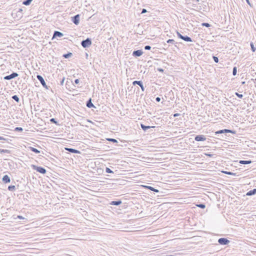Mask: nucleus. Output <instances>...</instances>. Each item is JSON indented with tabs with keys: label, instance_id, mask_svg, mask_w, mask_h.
<instances>
[{
	"label": "nucleus",
	"instance_id": "obj_1",
	"mask_svg": "<svg viewBox=\"0 0 256 256\" xmlns=\"http://www.w3.org/2000/svg\"><path fill=\"white\" fill-rule=\"evenodd\" d=\"M81 45L84 48H87L90 47L92 44V39L90 38H88L86 39L82 40L81 42Z\"/></svg>",
	"mask_w": 256,
	"mask_h": 256
},
{
	"label": "nucleus",
	"instance_id": "obj_2",
	"mask_svg": "<svg viewBox=\"0 0 256 256\" xmlns=\"http://www.w3.org/2000/svg\"><path fill=\"white\" fill-rule=\"evenodd\" d=\"M31 166L33 170L40 174H45L46 172V170L42 166H37L34 164H32Z\"/></svg>",
	"mask_w": 256,
	"mask_h": 256
},
{
	"label": "nucleus",
	"instance_id": "obj_3",
	"mask_svg": "<svg viewBox=\"0 0 256 256\" xmlns=\"http://www.w3.org/2000/svg\"><path fill=\"white\" fill-rule=\"evenodd\" d=\"M176 34H177V36H178V37L186 42H192V39L187 36H182L180 33L179 32H176Z\"/></svg>",
	"mask_w": 256,
	"mask_h": 256
},
{
	"label": "nucleus",
	"instance_id": "obj_4",
	"mask_svg": "<svg viewBox=\"0 0 256 256\" xmlns=\"http://www.w3.org/2000/svg\"><path fill=\"white\" fill-rule=\"evenodd\" d=\"M226 133H231L234 134L236 133L235 131L231 130H228V129H224L219 130L218 131H216L215 132V134L216 136L218 135V134H226Z\"/></svg>",
	"mask_w": 256,
	"mask_h": 256
},
{
	"label": "nucleus",
	"instance_id": "obj_5",
	"mask_svg": "<svg viewBox=\"0 0 256 256\" xmlns=\"http://www.w3.org/2000/svg\"><path fill=\"white\" fill-rule=\"evenodd\" d=\"M36 78L40 81L44 88H46V89H48V87L46 84V82H45L44 78L42 76L38 74L36 76Z\"/></svg>",
	"mask_w": 256,
	"mask_h": 256
},
{
	"label": "nucleus",
	"instance_id": "obj_6",
	"mask_svg": "<svg viewBox=\"0 0 256 256\" xmlns=\"http://www.w3.org/2000/svg\"><path fill=\"white\" fill-rule=\"evenodd\" d=\"M18 76V74L16 72H12L10 74L4 76V79L5 80H10Z\"/></svg>",
	"mask_w": 256,
	"mask_h": 256
},
{
	"label": "nucleus",
	"instance_id": "obj_7",
	"mask_svg": "<svg viewBox=\"0 0 256 256\" xmlns=\"http://www.w3.org/2000/svg\"><path fill=\"white\" fill-rule=\"evenodd\" d=\"M132 85L133 86H136V85H138V86H140L142 90V92H144V90H145V88L143 85V82L141 80H134L132 82Z\"/></svg>",
	"mask_w": 256,
	"mask_h": 256
},
{
	"label": "nucleus",
	"instance_id": "obj_8",
	"mask_svg": "<svg viewBox=\"0 0 256 256\" xmlns=\"http://www.w3.org/2000/svg\"><path fill=\"white\" fill-rule=\"evenodd\" d=\"M218 242L221 245H227L230 243V241L226 238H221L218 240Z\"/></svg>",
	"mask_w": 256,
	"mask_h": 256
},
{
	"label": "nucleus",
	"instance_id": "obj_9",
	"mask_svg": "<svg viewBox=\"0 0 256 256\" xmlns=\"http://www.w3.org/2000/svg\"><path fill=\"white\" fill-rule=\"evenodd\" d=\"M194 140L196 142H203L206 140V137L202 134L196 135L194 138Z\"/></svg>",
	"mask_w": 256,
	"mask_h": 256
},
{
	"label": "nucleus",
	"instance_id": "obj_10",
	"mask_svg": "<svg viewBox=\"0 0 256 256\" xmlns=\"http://www.w3.org/2000/svg\"><path fill=\"white\" fill-rule=\"evenodd\" d=\"M72 20L74 24L78 25L80 23V15L76 14L72 17Z\"/></svg>",
	"mask_w": 256,
	"mask_h": 256
},
{
	"label": "nucleus",
	"instance_id": "obj_11",
	"mask_svg": "<svg viewBox=\"0 0 256 256\" xmlns=\"http://www.w3.org/2000/svg\"><path fill=\"white\" fill-rule=\"evenodd\" d=\"M143 54V51L142 50H134L132 55L134 57H139Z\"/></svg>",
	"mask_w": 256,
	"mask_h": 256
},
{
	"label": "nucleus",
	"instance_id": "obj_12",
	"mask_svg": "<svg viewBox=\"0 0 256 256\" xmlns=\"http://www.w3.org/2000/svg\"><path fill=\"white\" fill-rule=\"evenodd\" d=\"M63 36H64V34L62 32L56 30L54 32L52 40H53L54 38H55L56 37L61 38Z\"/></svg>",
	"mask_w": 256,
	"mask_h": 256
},
{
	"label": "nucleus",
	"instance_id": "obj_13",
	"mask_svg": "<svg viewBox=\"0 0 256 256\" xmlns=\"http://www.w3.org/2000/svg\"><path fill=\"white\" fill-rule=\"evenodd\" d=\"M2 180L4 184L10 183V178L8 175L6 174L2 177Z\"/></svg>",
	"mask_w": 256,
	"mask_h": 256
},
{
	"label": "nucleus",
	"instance_id": "obj_14",
	"mask_svg": "<svg viewBox=\"0 0 256 256\" xmlns=\"http://www.w3.org/2000/svg\"><path fill=\"white\" fill-rule=\"evenodd\" d=\"M86 106L88 108H96V106L92 103V98H90L86 102Z\"/></svg>",
	"mask_w": 256,
	"mask_h": 256
},
{
	"label": "nucleus",
	"instance_id": "obj_15",
	"mask_svg": "<svg viewBox=\"0 0 256 256\" xmlns=\"http://www.w3.org/2000/svg\"><path fill=\"white\" fill-rule=\"evenodd\" d=\"M65 149L66 151L72 154H80V152L76 149L68 148H66Z\"/></svg>",
	"mask_w": 256,
	"mask_h": 256
},
{
	"label": "nucleus",
	"instance_id": "obj_16",
	"mask_svg": "<svg viewBox=\"0 0 256 256\" xmlns=\"http://www.w3.org/2000/svg\"><path fill=\"white\" fill-rule=\"evenodd\" d=\"M140 127L142 128V130L144 132H146V130H148V129H150V128H155V126H146L142 124H140Z\"/></svg>",
	"mask_w": 256,
	"mask_h": 256
},
{
	"label": "nucleus",
	"instance_id": "obj_17",
	"mask_svg": "<svg viewBox=\"0 0 256 256\" xmlns=\"http://www.w3.org/2000/svg\"><path fill=\"white\" fill-rule=\"evenodd\" d=\"M144 187L146 188V189H148V190H150L152 191H153L154 192H159V190H158V189H156L151 186H144Z\"/></svg>",
	"mask_w": 256,
	"mask_h": 256
},
{
	"label": "nucleus",
	"instance_id": "obj_18",
	"mask_svg": "<svg viewBox=\"0 0 256 256\" xmlns=\"http://www.w3.org/2000/svg\"><path fill=\"white\" fill-rule=\"evenodd\" d=\"M122 202L121 200H118L116 201H112L110 202V204L112 205V206H118L120 204H122Z\"/></svg>",
	"mask_w": 256,
	"mask_h": 256
},
{
	"label": "nucleus",
	"instance_id": "obj_19",
	"mask_svg": "<svg viewBox=\"0 0 256 256\" xmlns=\"http://www.w3.org/2000/svg\"><path fill=\"white\" fill-rule=\"evenodd\" d=\"M256 194V188H254L252 190H250L248 192H247L246 195L248 196H251Z\"/></svg>",
	"mask_w": 256,
	"mask_h": 256
},
{
	"label": "nucleus",
	"instance_id": "obj_20",
	"mask_svg": "<svg viewBox=\"0 0 256 256\" xmlns=\"http://www.w3.org/2000/svg\"><path fill=\"white\" fill-rule=\"evenodd\" d=\"M239 162H240V164H251L252 162V161L251 160H240Z\"/></svg>",
	"mask_w": 256,
	"mask_h": 256
},
{
	"label": "nucleus",
	"instance_id": "obj_21",
	"mask_svg": "<svg viewBox=\"0 0 256 256\" xmlns=\"http://www.w3.org/2000/svg\"><path fill=\"white\" fill-rule=\"evenodd\" d=\"M29 148H30V150L32 152H34V153H36V154H38L40 153V151L39 150H38L37 148H33V147L30 146V147Z\"/></svg>",
	"mask_w": 256,
	"mask_h": 256
},
{
	"label": "nucleus",
	"instance_id": "obj_22",
	"mask_svg": "<svg viewBox=\"0 0 256 256\" xmlns=\"http://www.w3.org/2000/svg\"><path fill=\"white\" fill-rule=\"evenodd\" d=\"M11 152L9 150L6 149H0V153L1 154H10Z\"/></svg>",
	"mask_w": 256,
	"mask_h": 256
},
{
	"label": "nucleus",
	"instance_id": "obj_23",
	"mask_svg": "<svg viewBox=\"0 0 256 256\" xmlns=\"http://www.w3.org/2000/svg\"><path fill=\"white\" fill-rule=\"evenodd\" d=\"M72 55V52H68L67 54H64L62 56L65 58H68L71 57Z\"/></svg>",
	"mask_w": 256,
	"mask_h": 256
},
{
	"label": "nucleus",
	"instance_id": "obj_24",
	"mask_svg": "<svg viewBox=\"0 0 256 256\" xmlns=\"http://www.w3.org/2000/svg\"><path fill=\"white\" fill-rule=\"evenodd\" d=\"M8 189L10 191L13 192L16 190V186L14 185H10L8 186Z\"/></svg>",
	"mask_w": 256,
	"mask_h": 256
},
{
	"label": "nucleus",
	"instance_id": "obj_25",
	"mask_svg": "<svg viewBox=\"0 0 256 256\" xmlns=\"http://www.w3.org/2000/svg\"><path fill=\"white\" fill-rule=\"evenodd\" d=\"M32 0H25L22 2V4L25 6H28L30 4Z\"/></svg>",
	"mask_w": 256,
	"mask_h": 256
},
{
	"label": "nucleus",
	"instance_id": "obj_26",
	"mask_svg": "<svg viewBox=\"0 0 256 256\" xmlns=\"http://www.w3.org/2000/svg\"><path fill=\"white\" fill-rule=\"evenodd\" d=\"M50 122L52 123L55 124H56L59 126L60 124H58V122L54 118H52L50 119Z\"/></svg>",
	"mask_w": 256,
	"mask_h": 256
},
{
	"label": "nucleus",
	"instance_id": "obj_27",
	"mask_svg": "<svg viewBox=\"0 0 256 256\" xmlns=\"http://www.w3.org/2000/svg\"><path fill=\"white\" fill-rule=\"evenodd\" d=\"M12 99L14 100L17 102H20V98L17 95H14L12 97Z\"/></svg>",
	"mask_w": 256,
	"mask_h": 256
},
{
	"label": "nucleus",
	"instance_id": "obj_28",
	"mask_svg": "<svg viewBox=\"0 0 256 256\" xmlns=\"http://www.w3.org/2000/svg\"><path fill=\"white\" fill-rule=\"evenodd\" d=\"M250 46L251 47V50L252 52H255L256 50V48L254 46V45L252 42H251L250 44Z\"/></svg>",
	"mask_w": 256,
	"mask_h": 256
},
{
	"label": "nucleus",
	"instance_id": "obj_29",
	"mask_svg": "<svg viewBox=\"0 0 256 256\" xmlns=\"http://www.w3.org/2000/svg\"><path fill=\"white\" fill-rule=\"evenodd\" d=\"M222 172L225 174H228V175H232V176H236V173H234L231 172L222 171Z\"/></svg>",
	"mask_w": 256,
	"mask_h": 256
},
{
	"label": "nucleus",
	"instance_id": "obj_30",
	"mask_svg": "<svg viewBox=\"0 0 256 256\" xmlns=\"http://www.w3.org/2000/svg\"><path fill=\"white\" fill-rule=\"evenodd\" d=\"M237 73V68L236 66H234L232 69V75L234 76H236Z\"/></svg>",
	"mask_w": 256,
	"mask_h": 256
},
{
	"label": "nucleus",
	"instance_id": "obj_31",
	"mask_svg": "<svg viewBox=\"0 0 256 256\" xmlns=\"http://www.w3.org/2000/svg\"><path fill=\"white\" fill-rule=\"evenodd\" d=\"M23 130V128L21 127H16L14 128V131L17 132H22Z\"/></svg>",
	"mask_w": 256,
	"mask_h": 256
},
{
	"label": "nucleus",
	"instance_id": "obj_32",
	"mask_svg": "<svg viewBox=\"0 0 256 256\" xmlns=\"http://www.w3.org/2000/svg\"><path fill=\"white\" fill-rule=\"evenodd\" d=\"M108 140L111 142L113 143H118V140L116 139L112 138H108L107 139Z\"/></svg>",
	"mask_w": 256,
	"mask_h": 256
},
{
	"label": "nucleus",
	"instance_id": "obj_33",
	"mask_svg": "<svg viewBox=\"0 0 256 256\" xmlns=\"http://www.w3.org/2000/svg\"><path fill=\"white\" fill-rule=\"evenodd\" d=\"M196 206L201 208H206L205 204L202 203L196 204Z\"/></svg>",
	"mask_w": 256,
	"mask_h": 256
},
{
	"label": "nucleus",
	"instance_id": "obj_34",
	"mask_svg": "<svg viewBox=\"0 0 256 256\" xmlns=\"http://www.w3.org/2000/svg\"><path fill=\"white\" fill-rule=\"evenodd\" d=\"M106 172L108 174H114V172L112 170L109 168H106Z\"/></svg>",
	"mask_w": 256,
	"mask_h": 256
},
{
	"label": "nucleus",
	"instance_id": "obj_35",
	"mask_svg": "<svg viewBox=\"0 0 256 256\" xmlns=\"http://www.w3.org/2000/svg\"><path fill=\"white\" fill-rule=\"evenodd\" d=\"M202 26L209 28L210 26V24L207 22H203L202 24Z\"/></svg>",
	"mask_w": 256,
	"mask_h": 256
},
{
	"label": "nucleus",
	"instance_id": "obj_36",
	"mask_svg": "<svg viewBox=\"0 0 256 256\" xmlns=\"http://www.w3.org/2000/svg\"><path fill=\"white\" fill-rule=\"evenodd\" d=\"M212 58L216 63L218 62V58L216 56H213Z\"/></svg>",
	"mask_w": 256,
	"mask_h": 256
},
{
	"label": "nucleus",
	"instance_id": "obj_37",
	"mask_svg": "<svg viewBox=\"0 0 256 256\" xmlns=\"http://www.w3.org/2000/svg\"><path fill=\"white\" fill-rule=\"evenodd\" d=\"M235 94L240 98H242L243 97V95L242 94H240L237 92H235Z\"/></svg>",
	"mask_w": 256,
	"mask_h": 256
},
{
	"label": "nucleus",
	"instance_id": "obj_38",
	"mask_svg": "<svg viewBox=\"0 0 256 256\" xmlns=\"http://www.w3.org/2000/svg\"><path fill=\"white\" fill-rule=\"evenodd\" d=\"M204 154L208 157L212 158L213 157L214 154H211L210 153H204Z\"/></svg>",
	"mask_w": 256,
	"mask_h": 256
},
{
	"label": "nucleus",
	"instance_id": "obj_39",
	"mask_svg": "<svg viewBox=\"0 0 256 256\" xmlns=\"http://www.w3.org/2000/svg\"><path fill=\"white\" fill-rule=\"evenodd\" d=\"M167 43L168 44H174V40L172 39H169L166 41Z\"/></svg>",
	"mask_w": 256,
	"mask_h": 256
},
{
	"label": "nucleus",
	"instance_id": "obj_40",
	"mask_svg": "<svg viewBox=\"0 0 256 256\" xmlns=\"http://www.w3.org/2000/svg\"><path fill=\"white\" fill-rule=\"evenodd\" d=\"M144 50H150L151 49V46H144Z\"/></svg>",
	"mask_w": 256,
	"mask_h": 256
},
{
	"label": "nucleus",
	"instance_id": "obj_41",
	"mask_svg": "<svg viewBox=\"0 0 256 256\" xmlns=\"http://www.w3.org/2000/svg\"><path fill=\"white\" fill-rule=\"evenodd\" d=\"M146 12H147V10L146 9L142 8V10L141 14H144V13H146Z\"/></svg>",
	"mask_w": 256,
	"mask_h": 256
},
{
	"label": "nucleus",
	"instance_id": "obj_42",
	"mask_svg": "<svg viewBox=\"0 0 256 256\" xmlns=\"http://www.w3.org/2000/svg\"><path fill=\"white\" fill-rule=\"evenodd\" d=\"M157 70H158V71L160 72H163L164 71V69H162V68H158Z\"/></svg>",
	"mask_w": 256,
	"mask_h": 256
},
{
	"label": "nucleus",
	"instance_id": "obj_43",
	"mask_svg": "<svg viewBox=\"0 0 256 256\" xmlns=\"http://www.w3.org/2000/svg\"><path fill=\"white\" fill-rule=\"evenodd\" d=\"M64 78L62 80L60 81V84L62 86L64 84Z\"/></svg>",
	"mask_w": 256,
	"mask_h": 256
},
{
	"label": "nucleus",
	"instance_id": "obj_44",
	"mask_svg": "<svg viewBox=\"0 0 256 256\" xmlns=\"http://www.w3.org/2000/svg\"><path fill=\"white\" fill-rule=\"evenodd\" d=\"M160 97H156V102H160Z\"/></svg>",
	"mask_w": 256,
	"mask_h": 256
},
{
	"label": "nucleus",
	"instance_id": "obj_45",
	"mask_svg": "<svg viewBox=\"0 0 256 256\" xmlns=\"http://www.w3.org/2000/svg\"><path fill=\"white\" fill-rule=\"evenodd\" d=\"M17 218H18V219H20V220H23V219H24V218L22 216H18Z\"/></svg>",
	"mask_w": 256,
	"mask_h": 256
},
{
	"label": "nucleus",
	"instance_id": "obj_46",
	"mask_svg": "<svg viewBox=\"0 0 256 256\" xmlns=\"http://www.w3.org/2000/svg\"><path fill=\"white\" fill-rule=\"evenodd\" d=\"M79 82H80V80H78V79H76V80H74V84H78L79 83Z\"/></svg>",
	"mask_w": 256,
	"mask_h": 256
},
{
	"label": "nucleus",
	"instance_id": "obj_47",
	"mask_svg": "<svg viewBox=\"0 0 256 256\" xmlns=\"http://www.w3.org/2000/svg\"><path fill=\"white\" fill-rule=\"evenodd\" d=\"M246 0V2L247 4H248L250 6H252V4H250V0Z\"/></svg>",
	"mask_w": 256,
	"mask_h": 256
},
{
	"label": "nucleus",
	"instance_id": "obj_48",
	"mask_svg": "<svg viewBox=\"0 0 256 256\" xmlns=\"http://www.w3.org/2000/svg\"><path fill=\"white\" fill-rule=\"evenodd\" d=\"M0 140H6V139L4 138L3 136H0Z\"/></svg>",
	"mask_w": 256,
	"mask_h": 256
},
{
	"label": "nucleus",
	"instance_id": "obj_49",
	"mask_svg": "<svg viewBox=\"0 0 256 256\" xmlns=\"http://www.w3.org/2000/svg\"><path fill=\"white\" fill-rule=\"evenodd\" d=\"M68 82L67 81L66 84V88H68V87L70 86V84H68Z\"/></svg>",
	"mask_w": 256,
	"mask_h": 256
},
{
	"label": "nucleus",
	"instance_id": "obj_50",
	"mask_svg": "<svg viewBox=\"0 0 256 256\" xmlns=\"http://www.w3.org/2000/svg\"><path fill=\"white\" fill-rule=\"evenodd\" d=\"M180 114H178V113H176V114H174V117H176V116H180Z\"/></svg>",
	"mask_w": 256,
	"mask_h": 256
},
{
	"label": "nucleus",
	"instance_id": "obj_51",
	"mask_svg": "<svg viewBox=\"0 0 256 256\" xmlns=\"http://www.w3.org/2000/svg\"><path fill=\"white\" fill-rule=\"evenodd\" d=\"M22 12V8H20L18 12Z\"/></svg>",
	"mask_w": 256,
	"mask_h": 256
},
{
	"label": "nucleus",
	"instance_id": "obj_52",
	"mask_svg": "<svg viewBox=\"0 0 256 256\" xmlns=\"http://www.w3.org/2000/svg\"><path fill=\"white\" fill-rule=\"evenodd\" d=\"M245 84V82L244 81L242 82V84L243 85V84Z\"/></svg>",
	"mask_w": 256,
	"mask_h": 256
},
{
	"label": "nucleus",
	"instance_id": "obj_53",
	"mask_svg": "<svg viewBox=\"0 0 256 256\" xmlns=\"http://www.w3.org/2000/svg\"><path fill=\"white\" fill-rule=\"evenodd\" d=\"M255 80H256V79H255Z\"/></svg>",
	"mask_w": 256,
	"mask_h": 256
}]
</instances>
